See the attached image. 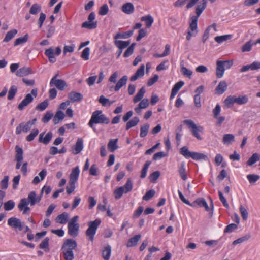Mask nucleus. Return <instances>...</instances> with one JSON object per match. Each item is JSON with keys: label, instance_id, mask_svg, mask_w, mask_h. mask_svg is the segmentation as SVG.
I'll list each match as a JSON object with an SVG mask.
<instances>
[{"label": "nucleus", "instance_id": "nucleus-1", "mask_svg": "<svg viewBox=\"0 0 260 260\" xmlns=\"http://www.w3.org/2000/svg\"><path fill=\"white\" fill-rule=\"evenodd\" d=\"M109 122V119L103 114L101 110H96L92 113L91 119L88 122V125L94 131H95L96 129L94 126V124H108Z\"/></svg>", "mask_w": 260, "mask_h": 260}, {"label": "nucleus", "instance_id": "nucleus-2", "mask_svg": "<svg viewBox=\"0 0 260 260\" xmlns=\"http://www.w3.org/2000/svg\"><path fill=\"white\" fill-rule=\"evenodd\" d=\"M180 153L186 158H191L195 160H208V156L202 153L191 152L186 146L182 147L180 150Z\"/></svg>", "mask_w": 260, "mask_h": 260}, {"label": "nucleus", "instance_id": "nucleus-3", "mask_svg": "<svg viewBox=\"0 0 260 260\" xmlns=\"http://www.w3.org/2000/svg\"><path fill=\"white\" fill-rule=\"evenodd\" d=\"M101 222L100 219H99L88 222V228L86 231V235L88 237L89 241L91 242L93 241L94 235L96 234V230Z\"/></svg>", "mask_w": 260, "mask_h": 260}, {"label": "nucleus", "instance_id": "nucleus-4", "mask_svg": "<svg viewBox=\"0 0 260 260\" xmlns=\"http://www.w3.org/2000/svg\"><path fill=\"white\" fill-rule=\"evenodd\" d=\"M38 90L37 88L32 89L31 91V93L27 94L25 98L21 102V103L18 106V109L19 110H22L25 107L28 106L34 100V98H36L37 95Z\"/></svg>", "mask_w": 260, "mask_h": 260}, {"label": "nucleus", "instance_id": "nucleus-5", "mask_svg": "<svg viewBox=\"0 0 260 260\" xmlns=\"http://www.w3.org/2000/svg\"><path fill=\"white\" fill-rule=\"evenodd\" d=\"M95 18V14L94 12L89 14L88 17L87 21L82 24V27L88 29H93L97 27L98 22L94 21Z\"/></svg>", "mask_w": 260, "mask_h": 260}, {"label": "nucleus", "instance_id": "nucleus-6", "mask_svg": "<svg viewBox=\"0 0 260 260\" xmlns=\"http://www.w3.org/2000/svg\"><path fill=\"white\" fill-rule=\"evenodd\" d=\"M50 86H55L58 90L62 91L67 87L66 82L61 79L55 80V78H52L50 82Z\"/></svg>", "mask_w": 260, "mask_h": 260}, {"label": "nucleus", "instance_id": "nucleus-7", "mask_svg": "<svg viewBox=\"0 0 260 260\" xmlns=\"http://www.w3.org/2000/svg\"><path fill=\"white\" fill-rule=\"evenodd\" d=\"M8 224L14 229H18L22 231L23 226L22 224L21 220L16 217H11L8 220Z\"/></svg>", "mask_w": 260, "mask_h": 260}, {"label": "nucleus", "instance_id": "nucleus-8", "mask_svg": "<svg viewBox=\"0 0 260 260\" xmlns=\"http://www.w3.org/2000/svg\"><path fill=\"white\" fill-rule=\"evenodd\" d=\"M77 246V243L75 240L68 239L64 241L61 247V250H73Z\"/></svg>", "mask_w": 260, "mask_h": 260}, {"label": "nucleus", "instance_id": "nucleus-9", "mask_svg": "<svg viewBox=\"0 0 260 260\" xmlns=\"http://www.w3.org/2000/svg\"><path fill=\"white\" fill-rule=\"evenodd\" d=\"M29 202L26 198L22 199L18 205L20 211H23V214H27L30 211V208L28 206Z\"/></svg>", "mask_w": 260, "mask_h": 260}, {"label": "nucleus", "instance_id": "nucleus-10", "mask_svg": "<svg viewBox=\"0 0 260 260\" xmlns=\"http://www.w3.org/2000/svg\"><path fill=\"white\" fill-rule=\"evenodd\" d=\"M44 134L45 132L42 133L39 135L38 141L40 143H42L45 145H47L51 140L53 134L50 131L48 132L47 134L44 137Z\"/></svg>", "mask_w": 260, "mask_h": 260}, {"label": "nucleus", "instance_id": "nucleus-11", "mask_svg": "<svg viewBox=\"0 0 260 260\" xmlns=\"http://www.w3.org/2000/svg\"><path fill=\"white\" fill-rule=\"evenodd\" d=\"M197 205L200 207H204L206 211L209 210V207L204 198H198L191 204V206L194 207H197Z\"/></svg>", "mask_w": 260, "mask_h": 260}, {"label": "nucleus", "instance_id": "nucleus-12", "mask_svg": "<svg viewBox=\"0 0 260 260\" xmlns=\"http://www.w3.org/2000/svg\"><path fill=\"white\" fill-rule=\"evenodd\" d=\"M207 0H202L198 3L195 9L196 14L195 16L199 17L201 15L207 7Z\"/></svg>", "mask_w": 260, "mask_h": 260}, {"label": "nucleus", "instance_id": "nucleus-13", "mask_svg": "<svg viewBox=\"0 0 260 260\" xmlns=\"http://www.w3.org/2000/svg\"><path fill=\"white\" fill-rule=\"evenodd\" d=\"M145 73V66L141 64L140 68L137 70L134 75L130 78V80L134 82L137 80L139 78H141L144 75Z\"/></svg>", "mask_w": 260, "mask_h": 260}, {"label": "nucleus", "instance_id": "nucleus-14", "mask_svg": "<svg viewBox=\"0 0 260 260\" xmlns=\"http://www.w3.org/2000/svg\"><path fill=\"white\" fill-rule=\"evenodd\" d=\"M223 63V62L222 60H218L216 62V74L218 78L222 77L224 75L225 68Z\"/></svg>", "mask_w": 260, "mask_h": 260}, {"label": "nucleus", "instance_id": "nucleus-15", "mask_svg": "<svg viewBox=\"0 0 260 260\" xmlns=\"http://www.w3.org/2000/svg\"><path fill=\"white\" fill-rule=\"evenodd\" d=\"M68 234L70 236L75 237L78 235L79 224H72L71 223H68Z\"/></svg>", "mask_w": 260, "mask_h": 260}, {"label": "nucleus", "instance_id": "nucleus-16", "mask_svg": "<svg viewBox=\"0 0 260 260\" xmlns=\"http://www.w3.org/2000/svg\"><path fill=\"white\" fill-rule=\"evenodd\" d=\"M80 170L78 166L73 168L72 170L71 173L70 175L69 182L76 183L78 180Z\"/></svg>", "mask_w": 260, "mask_h": 260}, {"label": "nucleus", "instance_id": "nucleus-17", "mask_svg": "<svg viewBox=\"0 0 260 260\" xmlns=\"http://www.w3.org/2000/svg\"><path fill=\"white\" fill-rule=\"evenodd\" d=\"M68 98L72 102H78L83 99V95L80 93L72 91L68 94Z\"/></svg>", "mask_w": 260, "mask_h": 260}, {"label": "nucleus", "instance_id": "nucleus-18", "mask_svg": "<svg viewBox=\"0 0 260 260\" xmlns=\"http://www.w3.org/2000/svg\"><path fill=\"white\" fill-rule=\"evenodd\" d=\"M122 11L127 14H131L134 13L135 8L132 3L128 2L122 5L121 7Z\"/></svg>", "mask_w": 260, "mask_h": 260}, {"label": "nucleus", "instance_id": "nucleus-19", "mask_svg": "<svg viewBox=\"0 0 260 260\" xmlns=\"http://www.w3.org/2000/svg\"><path fill=\"white\" fill-rule=\"evenodd\" d=\"M32 73L30 68L24 67L17 70L16 75L18 77H24L31 74Z\"/></svg>", "mask_w": 260, "mask_h": 260}, {"label": "nucleus", "instance_id": "nucleus-20", "mask_svg": "<svg viewBox=\"0 0 260 260\" xmlns=\"http://www.w3.org/2000/svg\"><path fill=\"white\" fill-rule=\"evenodd\" d=\"M228 88V84L225 81H221L219 82L215 89L217 94L220 95L223 94Z\"/></svg>", "mask_w": 260, "mask_h": 260}, {"label": "nucleus", "instance_id": "nucleus-21", "mask_svg": "<svg viewBox=\"0 0 260 260\" xmlns=\"http://www.w3.org/2000/svg\"><path fill=\"white\" fill-rule=\"evenodd\" d=\"M184 82L180 81L176 83L173 86L170 95V99H172L178 93L180 88L184 85Z\"/></svg>", "mask_w": 260, "mask_h": 260}, {"label": "nucleus", "instance_id": "nucleus-22", "mask_svg": "<svg viewBox=\"0 0 260 260\" xmlns=\"http://www.w3.org/2000/svg\"><path fill=\"white\" fill-rule=\"evenodd\" d=\"M44 54L48 58L49 61L51 63H54L56 59L54 56V49L53 48L50 47L45 50Z\"/></svg>", "mask_w": 260, "mask_h": 260}, {"label": "nucleus", "instance_id": "nucleus-23", "mask_svg": "<svg viewBox=\"0 0 260 260\" xmlns=\"http://www.w3.org/2000/svg\"><path fill=\"white\" fill-rule=\"evenodd\" d=\"M141 238V235L140 234H138L130 238L127 242L126 246L127 247L136 246Z\"/></svg>", "mask_w": 260, "mask_h": 260}, {"label": "nucleus", "instance_id": "nucleus-24", "mask_svg": "<svg viewBox=\"0 0 260 260\" xmlns=\"http://www.w3.org/2000/svg\"><path fill=\"white\" fill-rule=\"evenodd\" d=\"M234 103H236L235 95H229L223 101L224 107L226 108H231Z\"/></svg>", "mask_w": 260, "mask_h": 260}, {"label": "nucleus", "instance_id": "nucleus-25", "mask_svg": "<svg viewBox=\"0 0 260 260\" xmlns=\"http://www.w3.org/2000/svg\"><path fill=\"white\" fill-rule=\"evenodd\" d=\"M141 20L145 22V25L147 28H150L154 22L153 18L150 14L142 17Z\"/></svg>", "mask_w": 260, "mask_h": 260}, {"label": "nucleus", "instance_id": "nucleus-26", "mask_svg": "<svg viewBox=\"0 0 260 260\" xmlns=\"http://www.w3.org/2000/svg\"><path fill=\"white\" fill-rule=\"evenodd\" d=\"M128 80V77L126 75L123 76L121 79L119 80L114 87V90L115 91H118L120 90V89L124 85L126 84L127 81Z\"/></svg>", "mask_w": 260, "mask_h": 260}, {"label": "nucleus", "instance_id": "nucleus-27", "mask_svg": "<svg viewBox=\"0 0 260 260\" xmlns=\"http://www.w3.org/2000/svg\"><path fill=\"white\" fill-rule=\"evenodd\" d=\"M83 148V141L81 138H78L75 145L74 146V154L80 153Z\"/></svg>", "mask_w": 260, "mask_h": 260}, {"label": "nucleus", "instance_id": "nucleus-28", "mask_svg": "<svg viewBox=\"0 0 260 260\" xmlns=\"http://www.w3.org/2000/svg\"><path fill=\"white\" fill-rule=\"evenodd\" d=\"M198 20V16H193L190 17L189 28L191 31H198L197 30Z\"/></svg>", "mask_w": 260, "mask_h": 260}, {"label": "nucleus", "instance_id": "nucleus-29", "mask_svg": "<svg viewBox=\"0 0 260 260\" xmlns=\"http://www.w3.org/2000/svg\"><path fill=\"white\" fill-rule=\"evenodd\" d=\"M118 139H110L108 143L107 146L109 150L111 152H114L117 148Z\"/></svg>", "mask_w": 260, "mask_h": 260}, {"label": "nucleus", "instance_id": "nucleus-30", "mask_svg": "<svg viewBox=\"0 0 260 260\" xmlns=\"http://www.w3.org/2000/svg\"><path fill=\"white\" fill-rule=\"evenodd\" d=\"M64 116V114L62 111L60 110L57 111L53 119L54 124L55 125L57 124L60 121L63 119Z\"/></svg>", "mask_w": 260, "mask_h": 260}, {"label": "nucleus", "instance_id": "nucleus-31", "mask_svg": "<svg viewBox=\"0 0 260 260\" xmlns=\"http://www.w3.org/2000/svg\"><path fill=\"white\" fill-rule=\"evenodd\" d=\"M114 44L119 49L123 50L129 45L130 41H125L116 40L114 41Z\"/></svg>", "mask_w": 260, "mask_h": 260}, {"label": "nucleus", "instance_id": "nucleus-32", "mask_svg": "<svg viewBox=\"0 0 260 260\" xmlns=\"http://www.w3.org/2000/svg\"><path fill=\"white\" fill-rule=\"evenodd\" d=\"M15 151H16V155L15 157V159L16 161H22L23 160V149L19 147L18 145L15 147Z\"/></svg>", "mask_w": 260, "mask_h": 260}, {"label": "nucleus", "instance_id": "nucleus-33", "mask_svg": "<svg viewBox=\"0 0 260 260\" xmlns=\"http://www.w3.org/2000/svg\"><path fill=\"white\" fill-rule=\"evenodd\" d=\"M134 33L133 30H131L128 31L123 32V34L117 33L114 37V38L115 40H117L120 38L127 39L131 37Z\"/></svg>", "mask_w": 260, "mask_h": 260}, {"label": "nucleus", "instance_id": "nucleus-34", "mask_svg": "<svg viewBox=\"0 0 260 260\" xmlns=\"http://www.w3.org/2000/svg\"><path fill=\"white\" fill-rule=\"evenodd\" d=\"M185 162H182L180 164V166L179 167V169H178L179 174L181 178H182V179L183 180H186L187 178V175L186 173V170H185Z\"/></svg>", "mask_w": 260, "mask_h": 260}, {"label": "nucleus", "instance_id": "nucleus-35", "mask_svg": "<svg viewBox=\"0 0 260 260\" xmlns=\"http://www.w3.org/2000/svg\"><path fill=\"white\" fill-rule=\"evenodd\" d=\"M68 218V213L66 212H63L57 216L56 218V222L60 224H64L67 222Z\"/></svg>", "mask_w": 260, "mask_h": 260}, {"label": "nucleus", "instance_id": "nucleus-36", "mask_svg": "<svg viewBox=\"0 0 260 260\" xmlns=\"http://www.w3.org/2000/svg\"><path fill=\"white\" fill-rule=\"evenodd\" d=\"M26 199L31 206H34L37 203V195L35 191H31L28 194V198Z\"/></svg>", "mask_w": 260, "mask_h": 260}, {"label": "nucleus", "instance_id": "nucleus-37", "mask_svg": "<svg viewBox=\"0 0 260 260\" xmlns=\"http://www.w3.org/2000/svg\"><path fill=\"white\" fill-rule=\"evenodd\" d=\"M149 128L150 125L147 123L141 126L140 134L141 138H144L147 135Z\"/></svg>", "mask_w": 260, "mask_h": 260}, {"label": "nucleus", "instance_id": "nucleus-38", "mask_svg": "<svg viewBox=\"0 0 260 260\" xmlns=\"http://www.w3.org/2000/svg\"><path fill=\"white\" fill-rule=\"evenodd\" d=\"M140 121L139 118L138 117H134L133 119L128 121L126 124V129L128 130L132 127L137 125Z\"/></svg>", "mask_w": 260, "mask_h": 260}, {"label": "nucleus", "instance_id": "nucleus-39", "mask_svg": "<svg viewBox=\"0 0 260 260\" xmlns=\"http://www.w3.org/2000/svg\"><path fill=\"white\" fill-rule=\"evenodd\" d=\"M236 103L238 105H244L248 103L249 98L247 95H243L236 97L235 96Z\"/></svg>", "mask_w": 260, "mask_h": 260}, {"label": "nucleus", "instance_id": "nucleus-40", "mask_svg": "<svg viewBox=\"0 0 260 260\" xmlns=\"http://www.w3.org/2000/svg\"><path fill=\"white\" fill-rule=\"evenodd\" d=\"M111 252V247L110 245H108L104 248L102 251L103 258L105 260H109L110 258Z\"/></svg>", "mask_w": 260, "mask_h": 260}, {"label": "nucleus", "instance_id": "nucleus-41", "mask_svg": "<svg viewBox=\"0 0 260 260\" xmlns=\"http://www.w3.org/2000/svg\"><path fill=\"white\" fill-rule=\"evenodd\" d=\"M145 92V89L144 87H142L138 91V92L136 94V95L134 98V102L137 103L140 101L143 98L144 94Z\"/></svg>", "mask_w": 260, "mask_h": 260}, {"label": "nucleus", "instance_id": "nucleus-42", "mask_svg": "<svg viewBox=\"0 0 260 260\" xmlns=\"http://www.w3.org/2000/svg\"><path fill=\"white\" fill-rule=\"evenodd\" d=\"M49 239L48 237L45 238L39 244V248L44 249L45 252L49 251Z\"/></svg>", "mask_w": 260, "mask_h": 260}, {"label": "nucleus", "instance_id": "nucleus-43", "mask_svg": "<svg viewBox=\"0 0 260 260\" xmlns=\"http://www.w3.org/2000/svg\"><path fill=\"white\" fill-rule=\"evenodd\" d=\"M235 140V137L234 135L227 134H225L223 137L222 142L225 144H230L232 142H234Z\"/></svg>", "mask_w": 260, "mask_h": 260}, {"label": "nucleus", "instance_id": "nucleus-44", "mask_svg": "<svg viewBox=\"0 0 260 260\" xmlns=\"http://www.w3.org/2000/svg\"><path fill=\"white\" fill-rule=\"evenodd\" d=\"M17 30L15 29H14L12 30L8 31L6 34L5 38H4L3 41L6 42H9L14 37L15 35L17 34Z\"/></svg>", "mask_w": 260, "mask_h": 260}, {"label": "nucleus", "instance_id": "nucleus-45", "mask_svg": "<svg viewBox=\"0 0 260 260\" xmlns=\"http://www.w3.org/2000/svg\"><path fill=\"white\" fill-rule=\"evenodd\" d=\"M120 187L123 188V190L124 191L125 193L130 192L133 189V182L131 179H128L125 184Z\"/></svg>", "mask_w": 260, "mask_h": 260}, {"label": "nucleus", "instance_id": "nucleus-46", "mask_svg": "<svg viewBox=\"0 0 260 260\" xmlns=\"http://www.w3.org/2000/svg\"><path fill=\"white\" fill-rule=\"evenodd\" d=\"M17 91V87L15 85L12 86L8 92V99L9 100H12L14 98L15 94Z\"/></svg>", "mask_w": 260, "mask_h": 260}, {"label": "nucleus", "instance_id": "nucleus-47", "mask_svg": "<svg viewBox=\"0 0 260 260\" xmlns=\"http://www.w3.org/2000/svg\"><path fill=\"white\" fill-rule=\"evenodd\" d=\"M63 253V257L66 260H73L74 258V254L73 250H62Z\"/></svg>", "mask_w": 260, "mask_h": 260}, {"label": "nucleus", "instance_id": "nucleus-48", "mask_svg": "<svg viewBox=\"0 0 260 260\" xmlns=\"http://www.w3.org/2000/svg\"><path fill=\"white\" fill-rule=\"evenodd\" d=\"M28 39V35L26 34L23 37H20L17 38L14 42V46L22 44L25 43L27 41Z\"/></svg>", "mask_w": 260, "mask_h": 260}, {"label": "nucleus", "instance_id": "nucleus-49", "mask_svg": "<svg viewBox=\"0 0 260 260\" xmlns=\"http://www.w3.org/2000/svg\"><path fill=\"white\" fill-rule=\"evenodd\" d=\"M151 164V161H146L141 172V178H144L146 176L148 169Z\"/></svg>", "mask_w": 260, "mask_h": 260}, {"label": "nucleus", "instance_id": "nucleus-50", "mask_svg": "<svg viewBox=\"0 0 260 260\" xmlns=\"http://www.w3.org/2000/svg\"><path fill=\"white\" fill-rule=\"evenodd\" d=\"M41 10V7L38 4H34L32 5L29 10V13L32 15L37 14Z\"/></svg>", "mask_w": 260, "mask_h": 260}, {"label": "nucleus", "instance_id": "nucleus-51", "mask_svg": "<svg viewBox=\"0 0 260 260\" xmlns=\"http://www.w3.org/2000/svg\"><path fill=\"white\" fill-rule=\"evenodd\" d=\"M259 159V155L257 153H254L249 158L248 161H247V165L248 166H252L255 162Z\"/></svg>", "mask_w": 260, "mask_h": 260}, {"label": "nucleus", "instance_id": "nucleus-52", "mask_svg": "<svg viewBox=\"0 0 260 260\" xmlns=\"http://www.w3.org/2000/svg\"><path fill=\"white\" fill-rule=\"evenodd\" d=\"M203 130V127L202 126H197L196 129H191V132L192 134L198 140H202V138L200 136L199 132H202Z\"/></svg>", "mask_w": 260, "mask_h": 260}, {"label": "nucleus", "instance_id": "nucleus-53", "mask_svg": "<svg viewBox=\"0 0 260 260\" xmlns=\"http://www.w3.org/2000/svg\"><path fill=\"white\" fill-rule=\"evenodd\" d=\"M39 133V131L38 129H33L31 133L26 137V140L28 142L32 141L38 135Z\"/></svg>", "mask_w": 260, "mask_h": 260}, {"label": "nucleus", "instance_id": "nucleus-54", "mask_svg": "<svg viewBox=\"0 0 260 260\" xmlns=\"http://www.w3.org/2000/svg\"><path fill=\"white\" fill-rule=\"evenodd\" d=\"M15 202L13 200H9L4 204V208L6 211L12 210L15 207Z\"/></svg>", "mask_w": 260, "mask_h": 260}, {"label": "nucleus", "instance_id": "nucleus-55", "mask_svg": "<svg viewBox=\"0 0 260 260\" xmlns=\"http://www.w3.org/2000/svg\"><path fill=\"white\" fill-rule=\"evenodd\" d=\"M231 37V35H225L223 36H217L215 38V40L218 43H221L223 41L230 39Z\"/></svg>", "mask_w": 260, "mask_h": 260}, {"label": "nucleus", "instance_id": "nucleus-56", "mask_svg": "<svg viewBox=\"0 0 260 260\" xmlns=\"http://www.w3.org/2000/svg\"><path fill=\"white\" fill-rule=\"evenodd\" d=\"M253 44L252 43V40H250L246 42L242 46L241 50L242 52H249L251 50Z\"/></svg>", "mask_w": 260, "mask_h": 260}, {"label": "nucleus", "instance_id": "nucleus-57", "mask_svg": "<svg viewBox=\"0 0 260 260\" xmlns=\"http://www.w3.org/2000/svg\"><path fill=\"white\" fill-rule=\"evenodd\" d=\"M48 106V102L47 100H44L43 102L39 104L35 108L36 110L39 111H43L46 109Z\"/></svg>", "mask_w": 260, "mask_h": 260}, {"label": "nucleus", "instance_id": "nucleus-58", "mask_svg": "<svg viewBox=\"0 0 260 260\" xmlns=\"http://www.w3.org/2000/svg\"><path fill=\"white\" fill-rule=\"evenodd\" d=\"M250 236L249 235H245L244 236L240 237V238L235 240V241H234L233 242V245H235L238 244L242 243L243 242H245V241L248 240L250 238Z\"/></svg>", "mask_w": 260, "mask_h": 260}, {"label": "nucleus", "instance_id": "nucleus-59", "mask_svg": "<svg viewBox=\"0 0 260 260\" xmlns=\"http://www.w3.org/2000/svg\"><path fill=\"white\" fill-rule=\"evenodd\" d=\"M9 177L8 176H5L4 178L1 180L0 185L1 188L3 189H6L8 187Z\"/></svg>", "mask_w": 260, "mask_h": 260}, {"label": "nucleus", "instance_id": "nucleus-60", "mask_svg": "<svg viewBox=\"0 0 260 260\" xmlns=\"http://www.w3.org/2000/svg\"><path fill=\"white\" fill-rule=\"evenodd\" d=\"M260 178L258 175L256 174H249L247 176V178L250 183H254Z\"/></svg>", "mask_w": 260, "mask_h": 260}, {"label": "nucleus", "instance_id": "nucleus-61", "mask_svg": "<svg viewBox=\"0 0 260 260\" xmlns=\"http://www.w3.org/2000/svg\"><path fill=\"white\" fill-rule=\"evenodd\" d=\"M160 173L158 171L153 172L149 176L150 181L153 183L155 182L160 176Z\"/></svg>", "mask_w": 260, "mask_h": 260}, {"label": "nucleus", "instance_id": "nucleus-62", "mask_svg": "<svg viewBox=\"0 0 260 260\" xmlns=\"http://www.w3.org/2000/svg\"><path fill=\"white\" fill-rule=\"evenodd\" d=\"M123 193H124V191L123 190L122 187H120L115 189L114 191L115 199L118 200L121 198Z\"/></svg>", "mask_w": 260, "mask_h": 260}, {"label": "nucleus", "instance_id": "nucleus-63", "mask_svg": "<svg viewBox=\"0 0 260 260\" xmlns=\"http://www.w3.org/2000/svg\"><path fill=\"white\" fill-rule=\"evenodd\" d=\"M155 190L153 189L149 190L143 197V200L145 201H148L155 195Z\"/></svg>", "mask_w": 260, "mask_h": 260}, {"label": "nucleus", "instance_id": "nucleus-64", "mask_svg": "<svg viewBox=\"0 0 260 260\" xmlns=\"http://www.w3.org/2000/svg\"><path fill=\"white\" fill-rule=\"evenodd\" d=\"M109 11L108 6L107 4H104L101 6L99 11V14L101 16L106 15Z\"/></svg>", "mask_w": 260, "mask_h": 260}]
</instances>
